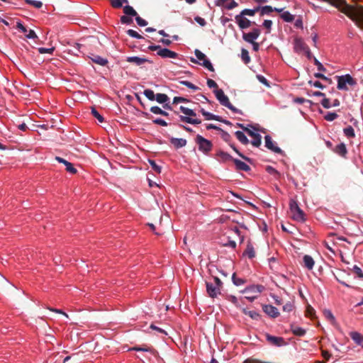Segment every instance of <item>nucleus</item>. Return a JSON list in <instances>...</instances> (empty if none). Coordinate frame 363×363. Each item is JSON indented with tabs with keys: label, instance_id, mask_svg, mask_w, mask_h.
Listing matches in <instances>:
<instances>
[{
	"label": "nucleus",
	"instance_id": "473e14b6",
	"mask_svg": "<svg viewBox=\"0 0 363 363\" xmlns=\"http://www.w3.org/2000/svg\"><path fill=\"white\" fill-rule=\"evenodd\" d=\"M235 135L237 138V139L243 145H247L250 143V140L242 131H235Z\"/></svg>",
	"mask_w": 363,
	"mask_h": 363
},
{
	"label": "nucleus",
	"instance_id": "f3484780",
	"mask_svg": "<svg viewBox=\"0 0 363 363\" xmlns=\"http://www.w3.org/2000/svg\"><path fill=\"white\" fill-rule=\"evenodd\" d=\"M206 292L209 297L216 298L218 294H220V291L218 286H216L213 283L206 282Z\"/></svg>",
	"mask_w": 363,
	"mask_h": 363
},
{
	"label": "nucleus",
	"instance_id": "a18cd8bd",
	"mask_svg": "<svg viewBox=\"0 0 363 363\" xmlns=\"http://www.w3.org/2000/svg\"><path fill=\"white\" fill-rule=\"evenodd\" d=\"M148 162L150 164L152 169L156 173H157V174L161 173L162 167L160 165H158L155 160L149 159Z\"/></svg>",
	"mask_w": 363,
	"mask_h": 363
},
{
	"label": "nucleus",
	"instance_id": "f257e3e1",
	"mask_svg": "<svg viewBox=\"0 0 363 363\" xmlns=\"http://www.w3.org/2000/svg\"><path fill=\"white\" fill-rule=\"evenodd\" d=\"M337 89L340 91H349V86L353 87L357 84V80L350 74L336 76Z\"/></svg>",
	"mask_w": 363,
	"mask_h": 363
},
{
	"label": "nucleus",
	"instance_id": "5701e85b",
	"mask_svg": "<svg viewBox=\"0 0 363 363\" xmlns=\"http://www.w3.org/2000/svg\"><path fill=\"white\" fill-rule=\"evenodd\" d=\"M333 152L343 158H347V149L344 143H340L333 149Z\"/></svg>",
	"mask_w": 363,
	"mask_h": 363
},
{
	"label": "nucleus",
	"instance_id": "7c9ffc66",
	"mask_svg": "<svg viewBox=\"0 0 363 363\" xmlns=\"http://www.w3.org/2000/svg\"><path fill=\"white\" fill-rule=\"evenodd\" d=\"M303 266L308 269V270H311L313 269L315 262L313 259V257L310 255H306L303 257Z\"/></svg>",
	"mask_w": 363,
	"mask_h": 363
},
{
	"label": "nucleus",
	"instance_id": "a19ab883",
	"mask_svg": "<svg viewBox=\"0 0 363 363\" xmlns=\"http://www.w3.org/2000/svg\"><path fill=\"white\" fill-rule=\"evenodd\" d=\"M241 59L245 65L250 63L251 58L249 55V52L245 48L241 49Z\"/></svg>",
	"mask_w": 363,
	"mask_h": 363
},
{
	"label": "nucleus",
	"instance_id": "1a4fd4ad",
	"mask_svg": "<svg viewBox=\"0 0 363 363\" xmlns=\"http://www.w3.org/2000/svg\"><path fill=\"white\" fill-rule=\"evenodd\" d=\"M235 20L239 28L242 30L250 28L252 24H255V22L251 21L245 16L240 14H237L235 16Z\"/></svg>",
	"mask_w": 363,
	"mask_h": 363
},
{
	"label": "nucleus",
	"instance_id": "5fc2aeb1",
	"mask_svg": "<svg viewBox=\"0 0 363 363\" xmlns=\"http://www.w3.org/2000/svg\"><path fill=\"white\" fill-rule=\"evenodd\" d=\"M179 83L181 84L186 86L189 89L194 90V91H196V90L199 89V88L197 86L194 85V84H192L191 82H190L189 81H180Z\"/></svg>",
	"mask_w": 363,
	"mask_h": 363
},
{
	"label": "nucleus",
	"instance_id": "dca6fc26",
	"mask_svg": "<svg viewBox=\"0 0 363 363\" xmlns=\"http://www.w3.org/2000/svg\"><path fill=\"white\" fill-rule=\"evenodd\" d=\"M126 61L128 62L134 63L137 66H140L145 62H148L150 64H152L153 61L146 58V57H140L138 56H130L126 57Z\"/></svg>",
	"mask_w": 363,
	"mask_h": 363
},
{
	"label": "nucleus",
	"instance_id": "e2e57ef3",
	"mask_svg": "<svg viewBox=\"0 0 363 363\" xmlns=\"http://www.w3.org/2000/svg\"><path fill=\"white\" fill-rule=\"evenodd\" d=\"M39 53L40 54H45V53H48V54H52V52H54L55 50V48H39L38 49Z\"/></svg>",
	"mask_w": 363,
	"mask_h": 363
},
{
	"label": "nucleus",
	"instance_id": "b1692460",
	"mask_svg": "<svg viewBox=\"0 0 363 363\" xmlns=\"http://www.w3.org/2000/svg\"><path fill=\"white\" fill-rule=\"evenodd\" d=\"M169 141L171 144L176 149L182 148L184 146H186L187 141L186 139L184 138H177L171 137L169 138Z\"/></svg>",
	"mask_w": 363,
	"mask_h": 363
},
{
	"label": "nucleus",
	"instance_id": "bb28decb",
	"mask_svg": "<svg viewBox=\"0 0 363 363\" xmlns=\"http://www.w3.org/2000/svg\"><path fill=\"white\" fill-rule=\"evenodd\" d=\"M89 57L93 62L101 66H106L108 63V61L106 58H104L98 55L92 54L91 57L90 56Z\"/></svg>",
	"mask_w": 363,
	"mask_h": 363
},
{
	"label": "nucleus",
	"instance_id": "f8f14e48",
	"mask_svg": "<svg viewBox=\"0 0 363 363\" xmlns=\"http://www.w3.org/2000/svg\"><path fill=\"white\" fill-rule=\"evenodd\" d=\"M264 290H265V287H264V286H263L262 284H251V285L246 286L240 292L242 294L252 293V294H259L262 292H263Z\"/></svg>",
	"mask_w": 363,
	"mask_h": 363
},
{
	"label": "nucleus",
	"instance_id": "4d7b16f0",
	"mask_svg": "<svg viewBox=\"0 0 363 363\" xmlns=\"http://www.w3.org/2000/svg\"><path fill=\"white\" fill-rule=\"evenodd\" d=\"M294 308V305L293 303H291V301H288L287 303H286L284 306H283V311L284 312H291Z\"/></svg>",
	"mask_w": 363,
	"mask_h": 363
},
{
	"label": "nucleus",
	"instance_id": "7ed1b4c3",
	"mask_svg": "<svg viewBox=\"0 0 363 363\" xmlns=\"http://www.w3.org/2000/svg\"><path fill=\"white\" fill-rule=\"evenodd\" d=\"M179 110L182 113L185 114L186 116L179 115V120L181 122L192 124V125H198L201 123V121L198 118H193L192 117H194L196 116V112L191 108H189L187 107L181 106L179 107Z\"/></svg>",
	"mask_w": 363,
	"mask_h": 363
},
{
	"label": "nucleus",
	"instance_id": "4c0bfd02",
	"mask_svg": "<svg viewBox=\"0 0 363 363\" xmlns=\"http://www.w3.org/2000/svg\"><path fill=\"white\" fill-rule=\"evenodd\" d=\"M155 100L157 101L159 104H165L166 102H168L169 100V98L168 96L165 94L159 93L155 95Z\"/></svg>",
	"mask_w": 363,
	"mask_h": 363
},
{
	"label": "nucleus",
	"instance_id": "aec40b11",
	"mask_svg": "<svg viewBox=\"0 0 363 363\" xmlns=\"http://www.w3.org/2000/svg\"><path fill=\"white\" fill-rule=\"evenodd\" d=\"M55 160L59 162L65 164L66 167V170L69 173H71L72 174H74L77 172V170L75 167H74L73 164L69 162V161L66 160L65 159L60 157H55Z\"/></svg>",
	"mask_w": 363,
	"mask_h": 363
},
{
	"label": "nucleus",
	"instance_id": "8fccbe9b",
	"mask_svg": "<svg viewBox=\"0 0 363 363\" xmlns=\"http://www.w3.org/2000/svg\"><path fill=\"white\" fill-rule=\"evenodd\" d=\"M338 118V115L335 112H328L324 116V119L328 121H333Z\"/></svg>",
	"mask_w": 363,
	"mask_h": 363
},
{
	"label": "nucleus",
	"instance_id": "20e7f679",
	"mask_svg": "<svg viewBox=\"0 0 363 363\" xmlns=\"http://www.w3.org/2000/svg\"><path fill=\"white\" fill-rule=\"evenodd\" d=\"M289 205L290 211L292 213V219L298 222H305L306 220V214L299 207L298 201L295 199H290Z\"/></svg>",
	"mask_w": 363,
	"mask_h": 363
},
{
	"label": "nucleus",
	"instance_id": "ddd939ff",
	"mask_svg": "<svg viewBox=\"0 0 363 363\" xmlns=\"http://www.w3.org/2000/svg\"><path fill=\"white\" fill-rule=\"evenodd\" d=\"M262 310L269 317L276 318L279 316L278 309L270 304H262Z\"/></svg>",
	"mask_w": 363,
	"mask_h": 363
},
{
	"label": "nucleus",
	"instance_id": "f03ea898",
	"mask_svg": "<svg viewBox=\"0 0 363 363\" xmlns=\"http://www.w3.org/2000/svg\"><path fill=\"white\" fill-rule=\"evenodd\" d=\"M194 55L197 59L191 57L190 61L191 62L200 65L205 67L206 69H207L208 70H209L210 72L215 71L211 62L209 60V59L207 58L206 55L204 53H203L201 50H199V49H196L194 50Z\"/></svg>",
	"mask_w": 363,
	"mask_h": 363
},
{
	"label": "nucleus",
	"instance_id": "37998d69",
	"mask_svg": "<svg viewBox=\"0 0 363 363\" xmlns=\"http://www.w3.org/2000/svg\"><path fill=\"white\" fill-rule=\"evenodd\" d=\"M91 113L93 116L99 121V123H103L104 121V118L99 113L95 107L91 108Z\"/></svg>",
	"mask_w": 363,
	"mask_h": 363
},
{
	"label": "nucleus",
	"instance_id": "338daca9",
	"mask_svg": "<svg viewBox=\"0 0 363 363\" xmlns=\"http://www.w3.org/2000/svg\"><path fill=\"white\" fill-rule=\"evenodd\" d=\"M352 270L359 278L363 279V272L360 267H359L357 265H354Z\"/></svg>",
	"mask_w": 363,
	"mask_h": 363
},
{
	"label": "nucleus",
	"instance_id": "c756f323",
	"mask_svg": "<svg viewBox=\"0 0 363 363\" xmlns=\"http://www.w3.org/2000/svg\"><path fill=\"white\" fill-rule=\"evenodd\" d=\"M229 145V146L238 155L239 157H240L242 160H244L245 161L249 162L250 164H252L253 163V160L248 157L247 156L245 155L244 154H242L237 147L235 145L234 143H232L231 141L228 143Z\"/></svg>",
	"mask_w": 363,
	"mask_h": 363
},
{
	"label": "nucleus",
	"instance_id": "ea45409f",
	"mask_svg": "<svg viewBox=\"0 0 363 363\" xmlns=\"http://www.w3.org/2000/svg\"><path fill=\"white\" fill-rule=\"evenodd\" d=\"M123 12L125 16H129L131 17L136 16L138 15L136 11L129 5H126L123 7Z\"/></svg>",
	"mask_w": 363,
	"mask_h": 363
},
{
	"label": "nucleus",
	"instance_id": "9d476101",
	"mask_svg": "<svg viewBox=\"0 0 363 363\" xmlns=\"http://www.w3.org/2000/svg\"><path fill=\"white\" fill-rule=\"evenodd\" d=\"M265 337L267 341L271 344L272 345L276 347H282L287 345V342L285 341L284 338L282 337H277L270 335L269 333L265 334Z\"/></svg>",
	"mask_w": 363,
	"mask_h": 363
},
{
	"label": "nucleus",
	"instance_id": "0eeeda50",
	"mask_svg": "<svg viewBox=\"0 0 363 363\" xmlns=\"http://www.w3.org/2000/svg\"><path fill=\"white\" fill-rule=\"evenodd\" d=\"M16 28L19 31L24 33L26 38L33 40L38 39V37L35 32L32 29L28 30L27 27L25 26L21 21H17Z\"/></svg>",
	"mask_w": 363,
	"mask_h": 363
},
{
	"label": "nucleus",
	"instance_id": "09e8293b",
	"mask_svg": "<svg viewBox=\"0 0 363 363\" xmlns=\"http://www.w3.org/2000/svg\"><path fill=\"white\" fill-rule=\"evenodd\" d=\"M293 101L296 104H302L304 103H307L310 105H312L313 103L312 101L309 99H304L303 97H296L293 99Z\"/></svg>",
	"mask_w": 363,
	"mask_h": 363
},
{
	"label": "nucleus",
	"instance_id": "774afa93",
	"mask_svg": "<svg viewBox=\"0 0 363 363\" xmlns=\"http://www.w3.org/2000/svg\"><path fill=\"white\" fill-rule=\"evenodd\" d=\"M225 107L229 108L230 111H232L235 113H238L240 115L243 114L242 111L240 109L237 108L230 102Z\"/></svg>",
	"mask_w": 363,
	"mask_h": 363
},
{
	"label": "nucleus",
	"instance_id": "0e129e2a",
	"mask_svg": "<svg viewBox=\"0 0 363 363\" xmlns=\"http://www.w3.org/2000/svg\"><path fill=\"white\" fill-rule=\"evenodd\" d=\"M135 21H136L137 24L141 27H144L147 25V21H145V19L142 18L140 16H139L138 15L135 16Z\"/></svg>",
	"mask_w": 363,
	"mask_h": 363
},
{
	"label": "nucleus",
	"instance_id": "2eb2a0df",
	"mask_svg": "<svg viewBox=\"0 0 363 363\" xmlns=\"http://www.w3.org/2000/svg\"><path fill=\"white\" fill-rule=\"evenodd\" d=\"M213 93L216 96V98L222 106H226L230 103L228 97L225 94L223 89H215Z\"/></svg>",
	"mask_w": 363,
	"mask_h": 363
},
{
	"label": "nucleus",
	"instance_id": "72a5a7b5",
	"mask_svg": "<svg viewBox=\"0 0 363 363\" xmlns=\"http://www.w3.org/2000/svg\"><path fill=\"white\" fill-rule=\"evenodd\" d=\"M257 12H258L257 6L253 9H244L239 14L244 16H254Z\"/></svg>",
	"mask_w": 363,
	"mask_h": 363
},
{
	"label": "nucleus",
	"instance_id": "de8ad7c7",
	"mask_svg": "<svg viewBox=\"0 0 363 363\" xmlns=\"http://www.w3.org/2000/svg\"><path fill=\"white\" fill-rule=\"evenodd\" d=\"M143 94L150 101H155V94H154V91L152 89H145L143 91Z\"/></svg>",
	"mask_w": 363,
	"mask_h": 363
},
{
	"label": "nucleus",
	"instance_id": "49530a36",
	"mask_svg": "<svg viewBox=\"0 0 363 363\" xmlns=\"http://www.w3.org/2000/svg\"><path fill=\"white\" fill-rule=\"evenodd\" d=\"M128 0H111V5L112 7L119 9L123 6L124 3H128Z\"/></svg>",
	"mask_w": 363,
	"mask_h": 363
},
{
	"label": "nucleus",
	"instance_id": "c9c22d12",
	"mask_svg": "<svg viewBox=\"0 0 363 363\" xmlns=\"http://www.w3.org/2000/svg\"><path fill=\"white\" fill-rule=\"evenodd\" d=\"M265 170L268 174L273 175L276 179H280L281 173L273 167L268 165L265 167Z\"/></svg>",
	"mask_w": 363,
	"mask_h": 363
},
{
	"label": "nucleus",
	"instance_id": "4468645a",
	"mask_svg": "<svg viewBox=\"0 0 363 363\" xmlns=\"http://www.w3.org/2000/svg\"><path fill=\"white\" fill-rule=\"evenodd\" d=\"M308 46L304 43L301 38L297 37L294 40V50L296 53H301L308 49Z\"/></svg>",
	"mask_w": 363,
	"mask_h": 363
},
{
	"label": "nucleus",
	"instance_id": "9b49d317",
	"mask_svg": "<svg viewBox=\"0 0 363 363\" xmlns=\"http://www.w3.org/2000/svg\"><path fill=\"white\" fill-rule=\"evenodd\" d=\"M265 140V147L272 150V152L279 154L281 155H284V152L278 146L274 145V142L272 141V137L269 135H267L264 136Z\"/></svg>",
	"mask_w": 363,
	"mask_h": 363
},
{
	"label": "nucleus",
	"instance_id": "603ef678",
	"mask_svg": "<svg viewBox=\"0 0 363 363\" xmlns=\"http://www.w3.org/2000/svg\"><path fill=\"white\" fill-rule=\"evenodd\" d=\"M257 80L262 83V84H264V86H266L267 87H270L271 85H270V83L265 78V77H264L263 75L262 74H257L256 76Z\"/></svg>",
	"mask_w": 363,
	"mask_h": 363
},
{
	"label": "nucleus",
	"instance_id": "680f3d73",
	"mask_svg": "<svg viewBox=\"0 0 363 363\" xmlns=\"http://www.w3.org/2000/svg\"><path fill=\"white\" fill-rule=\"evenodd\" d=\"M120 21L123 24H127V25H130V23H133V19L131 18V16H122L120 18Z\"/></svg>",
	"mask_w": 363,
	"mask_h": 363
},
{
	"label": "nucleus",
	"instance_id": "393cba45",
	"mask_svg": "<svg viewBox=\"0 0 363 363\" xmlns=\"http://www.w3.org/2000/svg\"><path fill=\"white\" fill-rule=\"evenodd\" d=\"M290 330L297 337H303L306 333V330L304 328L297 326L295 323L290 325Z\"/></svg>",
	"mask_w": 363,
	"mask_h": 363
},
{
	"label": "nucleus",
	"instance_id": "6e6d98bb",
	"mask_svg": "<svg viewBox=\"0 0 363 363\" xmlns=\"http://www.w3.org/2000/svg\"><path fill=\"white\" fill-rule=\"evenodd\" d=\"M25 1L30 5L33 6L37 9H40L43 6V3L40 1L36 0H25Z\"/></svg>",
	"mask_w": 363,
	"mask_h": 363
},
{
	"label": "nucleus",
	"instance_id": "58836bf2",
	"mask_svg": "<svg viewBox=\"0 0 363 363\" xmlns=\"http://www.w3.org/2000/svg\"><path fill=\"white\" fill-rule=\"evenodd\" d=\"M232 281L236 286H241L247 282V280L242 278L237 277L236 273L234 272L232 275Z\"/></svg>",
	"mask_w": 363,
	"mask_h": 363
},
{
	"label": "nucleus",
	"instance_id": "a878e982",
	"mask_svg": "<svg viewBox=\"0 0 363 363\" xmlns=\"http://www.w3.org/2000/svg\"><path fill=\"white\" fill-rule=\"evenodd\" d=\"M351 339L358 345L363 347V335L361 333L354 331L350 333Z\"/></svg>",
	"mask_w": 363,
	"mask_h": 363
},
{
	"label": "nucleus",
	"instance_id": "cd10ccee",
	"mask_svg": "<svg viewBox=\"0 0 363 363\" xmlns=\"http://www.w3.org/2000/svg\"><path fill=\"white\" fill-rule=\"evenodd\" d=\"M128 351H136V352H147L151 354H155V350L152 347H147L146 345L143 346H135L128 349Z\"/></svg>",
	"mask_w": 363,
	"mask_h": 363
},
{
	"label": "nucleus",
	"instance_id": "c85d7f7f",
	"mask_svg": "<svg viewBox=\"0 0 363 363\" xmlns=\"http://www.w3.org/2000/svg\"><path fill=\"white\" fill-rule=\"evenodd\" d=\"M258 12L259 16H263L264 15H270L273 12V7L269 5L266 6H257Z\"/></svg>",
	"mask_w": 363,
	"mask_h": 363
},
{
	"label": "nucleus",
	"instance_id": "412c9836",
	"mask_svg": "<svg viewBox=\"0 0 363 363\" xmlns=\"http://www.w3.org/2000/svg\"><path fill=\"white\" fill-rule=\"evenodd\" d=\"M247 133L248 134V135L253 138V140L251 141V144L254 147H259L262 143V135L259 133H255L252 130L247 131Z\"/></svg>",
	"mask_w": 363,
	"mask_h": 363
},
{
	"label": "nucleus",
	"instance_id": "052dcab7",
	"mask_svg": "<svg viewBox=\"0 0 363 363\" xmlns=\"http://www.w3.org/2000/svg\"><path fill=\"white\" fill-rule=\"evenodd\" d=\"M189 101H190L188 99L182 97V96H175L173 99L174 104H177L179 103H188Z\"/></svg>",
	"mask_w": 363,
	"mask_h": 363
},
{
	"label": "nucleus",
	"instance_id": "2f4dec72",
	"mask_svg": "<svg viewBox=\"0 0 363 363\" xmlns=\"http://www.w3.org/2000/svg\"><path fill=\"white\" fill-rule=\"evenodd\" d=\"M242 311L245 315L250 316L253 320H259L261 319V315L255 311H248L247 308H244Z\"/></svg>",
	"mask_w": 363,
	"mask_h": 363
},
{
	"label": "nucleus",
	"instance_id": "c03bdc74",
	"mask_svg": "<svg viewBox=\"0 0 363 363\" xmlns=\"http://www.w3.org/2000/svg\"><path fill=\"white\" fill-rule=\"evenodd\" d=\"M220 133L221 138L226 142L227 143H229L231 141V136L230 135L226 132L225 130H223L221 128L218 130Z\"/></svg>",
	"mask_w": 363,
	"mask_h": 363
},
{
	"label": "nucleus",
	"instance_id": "13d9d810",
	"mask_svg": "<svg viewBox=\"0 0 363 363\" xmlns=\"http://www.w3.org/2000/svg\"><path fill=\"white\" fill-rule=\"evenodd\" d=\"M313 62H314V65L317 67V69H318V71H320V72H325L326 71V69L325 68V67L316 57H313Z\"/></svg>",
	"mask_w": 363,
	"mask_h": 363
},
{
	"label": "nucleus",
	"instance_id": "f704fd0d",
	"mask_svg": "<svg viewBox=\"0 0 363 363\" xmlns=\"http://www.w3.org/2000/svg\"><path fill=\"white\" fill-rule=\"evenodd\" d=\"M280 17L282 18V20L287 23H291L294 21V16L291 14L289 11H285L282 12V13L280 15Z\"/></svg>",
	"mask_w": 363,
	"mask_h": 363
},
{
	"label": "nucleus",
	"instance_id": "a211bd4d",
	"mask_svg": "<svg viewBox=\"0 0 363 363\" xmlns=\"http://www.w3.org/2000/svg\"><path fill=\"white\" fill-rule=\"evenodd\" d=\"M216 157H218V160L220 163H225L228 161L233 162V158L229 153L224 152L222 150H218L216 153Z\"/></svg>",
	"mask_w": 363,
	"mask_h": 363
},
{
	"label": "nucleus",
	"instance_id": "4be33fe9",
	"mask_svg": "<svg viewBox=\"0 0 363 363\" xmlns=\"http://www.w3.org/2000/svg\"><path fill=\"white\" fill-rule=\"evenodd\" d=\"M235 166L236 171H244L248 172L251 170L250 167L245 162L235 158L233 162Z\"/></svg>",
	"mask_w": 363,
	"mask_h": 363
},
{
	"label": "nucleus",
	"instance_id": "6ab92c4d",
	"mask_svg": "<svg viewBox=\"0 0 363 363\" xmlns=\"http://www.w3.org/2000/svg\"><path fill=\"white\" fill-rule=\"evenodd\" d=\"M255 250L254 246L252 243L251 240H248L246 245V248L242 252V257H247L249 259H252L255 257Z\"/></svg>",
	"mask_w": 363,
	"mask_h": 363
},
{
	"label": "nucleus",
	"instance_id": "bf43d9fd",
	"mask_svg": "<svg viewBox=\"0 0 363 363\" xmlns=\"http://www.w3.org/2000/svg\"><path fill=\"white\" fill-rule=\"evenodd\" d=\"M203 116L205 117V119L206 120H214V121H217L218 120L219 118V116L218 115H215L212 113H210V112H208V111H206L205 114L203 115Z\"/></svg>",
	"mask_w": 363,
	"mask_h": 363
},
{
	"label": "nucleus",
	"instance_id": "423d86ee",
	"mask_svg": "<svg viewBox=\"0 0 363 363\" xmlns=\"http://www.w3.org/2000/svg\"><path fill=\"white\" fill-rule=\"evenodd\" d=\"M195 142L198 145L199 150L202 152L204 155H208L213 148L212 142L201 135L196 136Z\"/></svg>",
	"mask_w": 363,
	"mask_h": 363
},
{
	"label": "nucleus",
	"instance_id": "79ce46f5",
	"mask_svg": "<svg viewBox=\"0 0 363 363\" xmlns=\"http://www.w3.org/2000/svg\"><path fill=\"white\" fill-rule=\"evenodd\" d=\"M343 133H344L346 137H347L348 138L355 137L354 128L351 125H349L347 128H344Z\"/></svg>",
	"mask_w": 363,
	"mask_h": 363
},
{
	"label": "nucleus",
	"instance_id": "3c124183",
	"mask_svg": "<svg viewBox=\"0 0 363 363\" xmlns=\"http://www.w3.org/2000/svg\"><path fill=\"white\" fill-rule=\"evenodd\" d=\"M126 33L133 38H136V39H143L144 38L143 36H142L141 35H140L138 32H136L135 30H133V29H128L127 31H126Z\"/></svg>",
	"mask_w": 363,
	"mask_h": 363
},
{
	"label": "nucleus",
	"instance_id": "39448f33",
	"mask_svg": "<svg viewBox=\"0 0 363 363\" xmlns=\"http://www.w3.org/2000/svg\"><path fill=\"white\" fill-rule=\"evenodd\" d=\"M147 49L151 51H157V55L162 58H178L179 55L167 48H162L159 45L151 44Z\"/></svg>",
	"mask_w": 363,
	"mask_h": 363
},
{
	"label": "nucleus",
	"instance_id": "864d4df0",
	"mask_svg": "<svg viewBox=\"0 0 363 363\" xmlns=\"http://www.w3.org/2000/svg\"><path fill=\"white\" fill-rule=\"evenodd\" d=\"M272 21L266 19L262 23V26L267 29L266 33H269L272 27Z\"/></svg>",
	"mask_w": 363,
	"mask_h": 363
},
{
	"label": "nucleus",
	"instance_id": "69168bd1",
	"mask_svg": "<svg viewBox=\"0 0 363 363\" xmlns=\"http://www.w3.org/2000/svg\"><path fill=\"white\" fill-rule=\"evenodd\" d=\"M308 84L311 85V86H313L315 88H319L320 89H323L325 86L319 81H312V80H310L308 82Z\"/></svg>",
	"mask_w": 363,
	"mask_h": 363
},
{
	"label": "nucleus",
	"instance_id": "6e6552de",
	"mask_svg": "<svg viewBox=\"0 0 363 363\" xmlns=\"http://www.w3.org/2000/svg\"><path fill=\"white\" fill-rule=\"evenodd\" d=\"M261 34V30L259 28H253L249 33H242V39L248 43L255 42Z\"/></svg>",
	"mask_w": 363,
	"mask_h": 363
},
{
	"label": "nucleus",
	"instance_id": "e433bc0d",
	"mask_svg": "<svg viewBox=\"0 0 363 363\" xmlns=\"http://www.w3.org/2000/svg\"><path fill=\"white\" fill-rule=\"evenodd\" d=\"M83 47L82 44L74 43L72 45V48L69 50V53L78 56L79 53H82L81 48Z\"/></svg>",
	"mask_w": 363,
	"mask_h": 363
}]
</instances>
